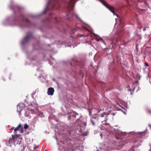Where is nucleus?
<instances>
[{
  "instance_id": "nucleus-1",
  "label": "nucleus",
  "mask_w": 151,
  "mask_h": 151,
  "mask_svg": "<svg viewBox=\"0 0 151 151\" xmlns=\"http://www.w3.org/2000/svg\"><path fill=\"white\" fill-rule=\"evenodd\" d=\"M32 34L31 32H28L27 36L24 38L21 42L22 45H24L27 43L32 37Z\"/></svg>"
},
{
  "instance_id": "nucleus-2",
  "label": "nucleus",
  "mask_w": 151,
  "mask_h": 151,
  "mask_svg": "<svg viewBox=\"0 0 151 151\" xmlns=\"http://www.w3.org/2000/svg\"><path fill=\"white\" fill-rule=\"evenodd\" d=\"M101 2L104 4L107 8L109 9L111 12L113 14L117 16L118 15L115 13L114 11V9L112 6H109L106 2L104 0H101Z\"/></svg>"
},
{
  "instance_id": "nucleus-3",
  "label": "nucleus",
  "mask_w": 151,
  "mask_h": 151,
  "mask_svg": "<svg viewBox=\"0 0 151 151\" xmlns=\"http://www.w3.org/2000/svg\"><path fill=\"white\" fill-rule=\"evenodd\" d=\"M76 0H71L68 4L67 7L68 10H72L73 9Z\"/></svg>"
},
{
  "instance_id": "nucleus-4",
  "label": "nucleus",
  "mask_w": 151,
  "mask_h": 151,
  "mask_svg": "<svg viewBox=\"0 0 151 151\" xmlns=\"http://www.w3.org/2000/svg\"><path fill=\"white\" fill-rule=\"evenodd\" d=\"M18 136L15 134V135H12V137L9 138V143H13L14 142L15 140L17 139V138L18 137Z\"/></svg>"
},
{
  "instance_id": "nucleus-5",
  "label": "nucleus",
  "mask_w": 151,
  "mask_h": 151,
  "mask_svg": "<svg viewBox=\"0 0 151 151\" xmlns=\"http://www.w3.org/2000/svg\"><path fill=\"white\" fill-rule=\"evenodd\" d=\"M47 94L49 95H52L54 92V88L52 87H50L48 89Z\"/></svg>"
},
{
  "instance_id": "nucleus-6",
  "label": "nucleus",
  "mask_w": 151,
  "mask_h": 151,
  "mask_svg": "<svg viewBox=\"0 0 151 151\" xmlns=\"http://www.w3.org/2000/svg\"><path fill=\"white\" fill-rule=\"evenodd\" d=\"M21 125L20 124L18 126L15 128L14 129V133L16 134L17 131L19 130V128L21 127Z\"/></svg>"
},
{
  "instance_id": "nucleus-7",
  "label": "nucleus",
  "mask_w": 151,
  "mask_h": 151,
  "mask_svg": "<svg viewBox=\"0 0 151 151\" xmlns=\"http://www.w3.org/2000/svg\"><path fill=\"white\" fill-rule=\"evenodd\" d=\"M73 63H75V64H74L73 65L74 67H76V65L77 66L79 64V62L76 60H73L71 63V64L72 66H73Z\"/></svg>"
},
{
  "instance_id": "nucleus-8",
  "label": "nucleus",
  "mask_w": 151,
  "mask_h": 151,
  "mask_svg": "<svg viewBox=\"0 0 151 151\" xmlns=\"http://www.w3.org/2000/svg\"><path fill=\"white\" fill-rule=\"evenodd\" d=\"M22 21L23 22H26L27 24H30L31 23L30 22L28 19L25 18L23 16H22Z\"/></svg>"
},
{
  "instance_id": "nucleus-9",
  "label": "nucleus",
  "mask_w": 151,
  "mask_h": 151,
  "mask_svg": "<svg viewBox=\"0 0 151 151\" xmlns=\"http://www.w3.org/2000/svg\"><path fill=\"white\" fill-rule=\"evenodd\" d=\"M55 6L56 4L55 3L53 4L52 5V9H57L58 8V7H56Z\"/></svg>"
},
{
  "instance_id": "nucleus-10",
  "label": "nucleus",
  "mask_w": 151,
  "mask_h": 151,
  "mask_svg": "<svg viewBox=\"0 0 151 151\" xmlns=\"http://www.w3.org/2000/svg\"><path fill=\"white\" fill-rule=\"evenodd\" d=\"M96 119V118L95 117H93L92 118V119L91 120V122L92 123V124L93 125H95V123H94V122L93 119Z\"/></svg>"
},
{
  "instance_id": "nucleus-11",
  "label": "nucleus",
  "mask_w": 151,
  "mask_h": 151,
  "mask_svg": "<svg viewBox=\"0 0 151 151\" xmlns=\"http://www.w3.org/2000/svg\"><path fill=\"white\" fill-rule=\"evenodd\" d=\"M29 127L28 125L27 124H26L24 125V129H27Z\"/></svg>"
},
{
  "instance_id": "nucleus-12",
  "label": "nucleus",
  "mask_w": 151,
  "mask_h": 151,
  "mask_svg": "<svg viewBox=\"0 0 151 151\" xmlns=\"http://www.w3.org/2000/svg\"><path fill=\"white\" fill-rule=\"evenodd\" d=\"M21 129L20 130V132L21 133H23L24 132V130L23 129V127H21Z\"/></svg>"
},
{
  "instance_id": "nucleus-13",
  "label": "nucleus",
  "mask_w": 151,
  "mask_h": 151,
  "mask_svg": "<svg viewBox=\"0 0 151 151\" xmlns=\"http://www.w3.org/2000/svg\"><path fill=\"white\" fill-rule=\"evenodd\" d=\"M50 1H49L47 4L46 5V7L47 8H48V6L49 5V4H50Z\"/></svg>"
},
{
  "instance_id": "nucleus-14",
  "label": "nucleus",
  "mask_w": 151,
  "mask_h": 151,
  "mask_svg": "<svg viewBox=\"0 0 151 151\" xmlns=\"http://www.w3.org/2000/svg\"><path fill=\"white\" fill-rule=\"evenodd\" d=\"M105 125L106 126H109V124L108 123H106L105 124Z\"/></svg>"
},
{
  "instance_id": "nucleus-15",
  "label": "nucleus",
  "mask_w": 151,
  "mask_h": 151,
  "mask_svg": "<svg viewBox=\"0 0 151 151\" xmlns=\"http://www.w3.org/2000/svg\"><path fill=\"white\" fill-rule=\"evenodd\" d=\"M17 112L18 113V114L19 115H21V111H17Z\"/></svg>"
},
{
  "instance_id": "nucleus-16",
  "label": "nucleus",
  "mask_w": 151,
  "mask_h": 151,
  "mask_svg": "<svg viewBox=\"0 0 151 151\" xmlns=\"http://www.w3.org/2000/svg\"><path fill=\"white\" fill-rule=\"evenodd\" d=\"M115 39V38H114V39H111V41H112V42L111 43V44H113V42H114V40Z\"/></svg>"
},
{
  "instance_id": "nucleus-17",
  "label": "nucleus",
  "mask_w": 151,
  "mask_h": 151,
  "mask_svg": "<svg viewBox=\"0 0 151 151\" xmlns=\"http://www.w3.org/2000/svg\"><path fill=\"white\" fill-rule=\"evenodd\" d=\"M100 116L101 117H103L104 116V114H101L100 115Z\"/></svg>"
},
{
  "instance_id": "nucleus-18",
  "label": "nucleus",
  "mask_w": 151,
  "mask_h": 151,
  "mask_svg": "<svg viewBox=\"0 0 151 151\" xmlns=\"http://www.w3.org/2000/svg\"><path fill=\"white\" fill-rule=\"evenodd\" d=\"M145 65L146 66H148V64L147 63H145Z\"/></svg>"
},
{
  "instance_id": "nucleus-19",
  "label": "nucleus",
  "mask_w": 151,
  "mask_h": 151,
  "mask_svg": "<svg viewBox=\"0 0 151 151\" xmlns=\"http://www.w3.org/2000/svg\"><path fill=\"white\" fill-rule=\"evenodd\" d=\"M73 114L72 115V116L75 117L76 116L75 115V114L74 113H73Z\"/></svg>"
},
{
  "instance_id": "nucleus-20",
  "label": "nucleus",
  "mask_w": 151,
  "mask_h": 151,
  "mask_svg": "<svg viewBox=\"0 0 151 151\" xmlns=\"http://www.w3.org/2000/svg\"><path fill=\"white\" fill-rule=\"evenodd\" d=\"M25 115L26 116V117L28 116V115L27 114H26V113H25Z\"/></svg>"
},
{
  "instance_id": "nucleus-21",
  "label": "nucleus",
  "mask_w": 151,
  "mask_h": 151,
  "mask_svg": "<svg viewBox=\"0 0 151 151\" xmlns=\"http://www.w3.org/2000/svg\"><path fill=\"white\" fill-rule=\"evenodd\" d=\"M108 120V119L107 118H105V121H106Z\"/></svg>"
},
{
  "instance_id": "nucleus-22",
  "label": "nucleus",
  "mask_w": 151,
  "mask_h": 151,
  "mask_svg": "<svg viewBox=\"0 0 151 151\" xmlns=\"http://www.w3.org/2000/svg\"><path fill=\"white\" fill-rule=\"evenodd\" d=\"M146 30V28H145L143 29V31H145Z\"/></svg>"
},
{
  "instance_id": "nucleus-23",
  "label": "nucleus",
  "mask_w": 151,
  "mask_h": 151,
  "mask_svg": "<svg viewBox=\"0 0 151 151\" xmlns=\"http://www.w3.org/2000/svg\"><path fill=\"white\" fill-rule=\"evenodd\" d=\"M149 126L150 127H151V124H149Z\"/></svg>"
},
{
  "instance_id": "nucleus-24",
  "label": "nucleus",
  "mask_w": 151,
  "mask_h": 151,
  "mask_svg": "<svg viewBox=\"0 0 151 151\" xmlns=\"http://www.w3.org/2000/svg\"><path fill=\"white\" fill-rule=\"evenodd\" d=\"M129 0H127V2L128 3V4H129Z\"/></svg>"
},
{
  "instance_id": "nucleus-25",
  "label": "nucleus",
  "mask_w": 151,
  "mask_h": 151,
  "mask_svg": "<svg viewBox=\"0 0 151 151\" xmlns=\"http://www.w3.org/2000/svg\"><path fill=\"white\" fill-rule=\"evenodd\" d=\"M55 19V20H56V21H57V18H56Z\"/></svg>"
},
{
  "instance_id": "nucleus-26",
  "label": "nucleus",
  "mask_w": 151,
  "mask_h": 151,
  "mask_svg": "<svg viewBox=\"0 0 151 151\" xmlns=\"http://www.w3.org/2000/svg\"><path fill=\"white\" fill-rule=\"evenodd\" d=\"M76 17H78V18L79 19H80V18H79L78 17V16H76Z\"/></svg>"
},
{
  "instance_id": "nucleus-27",
  "label": "nucleus",
  "mask_w": 151,
  "mask_h": 151,
  "mask_svg": "<svg viewBox=\"0 0 151 151\" xmlns=\"http://www.w3.org/2000/svg\"><path fill=\"white\" fill-rule=\"evenodd\" d=\"M65 151H69L68 150H66Z\"/></svg>"
},
{
  "instance_id": "nucleus-28",
  "label": "nucleus",
  "mask_w": 151,
  "mask_h": 151,
  "mask_svg": "<svg viewBox=\"0 0 151 151\" xmlns=\"http://www.w3.org/2000/svg\"><path fill=\"white\" fill-rule=\"evenodd\" d=\"M136 82H137V83H138V81H137Z\"/></svg>"
},
{
  "instance_id": "nucleus-29",
  "label": "nucleus",
  "mask_w": 151,
  "mask_h": 151,
  "mask_svg": "<svg viewBox=\"0 0 151 151\" xmlns=\"http://www.w3.org/2000/svg\"><path fill=\"white\" fill-rule=\"evenodd\" d=\"M116 41H117V42H118L117 40V39L116 40Z\"/></svg>"
}]
</instances>
